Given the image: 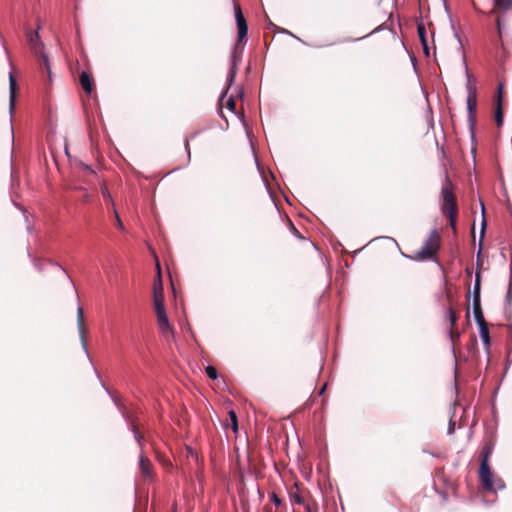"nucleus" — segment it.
Wrapping results in <instances>:
<instances>
[{
    "instance_id": "1",
    "label": "nucleus",
    "mask_w": 512,
    "mask_h": 512,
    "mask_svg": "<svg viewBox=\"0 0 512 512\" xmlns=\"http://www.w3.org/2000/svg\"><path fill=\"white\" fill-rule=\"evenodd\" d=\"M441 212L447 217L450 227L456 232L458 217L457 197L455 187L447 174L441 187Z\"/></svg>"
},
{
    "instance_id": "2",
    "label": "nucleus",
    "mask_w": 512,
    "mask_h": 512,
    "mask_svg": "<svg viewBox=\"0 0 512 512\" xmlns=\"http://www.w3.org/2000/svg\"><path fill=\"white\" fill-rule=\"evenodd\" d=\"M440 246L441 235L436 229H434L430 232L422 248L414 255H411L410 258L414 261H433L440 250Z\"/></svg>"
},
{
    "instance_id": "3",
    "label": "nucleus",
    "mask_w": 512,
    "mask_h": 512,
    "mask_svg": "<svg viewBox=\"0 0 512 512\" xmlns=\"http://www.w3.org/2000/svg\"><path fill=\"white\" fill-rule=\"evenodd\" d=\"M28 41L32 52L39 57L40 68L47 72L50 81L52 76L50 63L48 56L44 53V44L40 40L38 31L31 32L28 36Z\"/></svg>"
},
{
    "instance_id": "4",
    "label": "nucleus",
    "mask_w": 512,
    "mask_h": 512,
    "mask_svg": "<svg viewBox=\"0 0 512 512\" xmlns=\"http://www.w3.org/2000/svg\"><path fill=\"white\" fill-rule=\"evenodd\" d=\"M139 473L144 483L151 484L156 481L157 474L152 461L143 452L139 455Z\"/></svg>"
},
{
    "instance_id": "5",
    "label": "nucleus",
    "mask_w": 512,
    "mask_h": 512,
    "mask_svg": "<svg viewBox=\"0 0 512 512\" xmlns=\"http://www.w3.org/2000/svg\"><path fill=\"white\" fill-rule=\"evenodd\" d=\"M234 13H235V19H236V24H237V29H238L237 41L238 42H246V37H247V33H248V24L243 15L241 6L237 2H234Z\"/></svg>"
},
{
    "instance_id": "6",
    "label": "nucleus",
    "mask_w": 512,
    "mask_h": 512,
    "mask_svg": "<svg viewBox=\"0 0 512 512\" xmlns=\"http://www.w3.org/2000/svg\"><path fill=\"white\" fill-rule=\"evenodd\" d=\"M154 310L156 313L157 324H158L160 333L165 337L172 335L173 328L168 320L165 306L154 307Z\"/></svg>"
},
{
    "instance_id": "7",
    "label": "nucleus",
    "mask_w": 512,
    "mask_h": 512,
    "mask_svg": "<svg viewBox=\"0 0 512 512\" xmlns=\"http://www.w3.org/2000/svg\"><path fill=\"white\" fill-rule=\"evenodd\" d=\"M245 42H238L235 44L232 54V66L228 74L229 85H232L237 73V65L241 60L242 52L244 49Z\"/></svg>"
},
{
    "instance_id": "8",
    "label": "nucleus",
    "mask_w": 512,
    "mask_h": 512,
    "mask_svg": "<svg viewBox=\"0 0 512 512\" xmlns=\"http://www.w3.org/2000/svg\"><path fill=\"white\" fill-rule=\"evenodd\" d=\"M479 478L482 486L486 490H492L494 487L493 474L491 472L489 463H480Z\"/></svg>"
},
{
    "instance_id": "9",
    "label": "nucleus",
    "mask_w": 512,
    "mask_h": 512,
    "mask_svg": "<svg viewBox=\"0 0 512 512\" xmlns=\"http://www.w3.org/2000/svg\"><path fill=\"white\" fill-rule=\"evenodd\" d=\"M153 305L154 307L164 306L163 284L160 270L153 284Z\"/></svg>"
},
{
    "instance_id": "10",
    "label": "nucleus",
    "mask_w": 512,
    "mask_h": 512,
    "mask_svg": "<svg viewBox=\"0 0 512 512\" xmlns=\"http://www.w3.org/2000/svg\"><path fill=\"white\" fill-rule=\"evenodd\" d=\"M467 88H468L467 109H468L470 120H473L475 118L476 106H477L476 89L474 86L471 85L470 82H468Z\"/></svg>"
},
{
    "instance_id": "11",
    "label": "nucleus",
    "mask_w": 512,
    "mask_h": 512,
    "mask_svg": "<svg viewBox=\"0 0 512 512\" xmlns=\"http://www.w3.org/2000/svg\"><path fill=\"white\" fill-rule=\"evenodd\" d=\"M77 328L82 346L84 347V349H86L87 327L85 324L84 311L83 308L80 306L77 309Z\"/></svg>"
},
{
    "instance_id": "12",
    "label": "nucleus",
    "mask_w": 512,
    "mask_h": 512,
    "mask_svg": "<svg viewBox=\"0 0 512 512\" xmlns=\"http://www.w3.org/2000/svg\"><path fill=\"white\" fill-rule=\"evenodd\" d=\"M502 84L499 86L498 95L495 107V121L497 127L500 128L503 125V109H502Z\"/></svg>"
},
{
    "instance_id": "13",
    "label": "nucleus",
    "mask_w": 512,
    "mask_h": 512,
    "mask_svg": "<svg viewBox=\"0 0 512 512\" xmlns=\"http://www.w3.org/2000/svg\"><path fill=\"white\" fill-rule=\"evenodd\" d=\"M9 110L10 113L14 111L17 93V83L12 73L9 75Z\"/></svg>"
},
{
    "instance_id": "14",
    "label": "nucleus",
    "mask_w": 512,
    "mask_h": 512,
    "mask_svg": "<svg viewBox=\"0 0 512 512\" xmlns=\"http://www.w3.org/2000/svg\"><path fill=\"white\" fill-rule=\"evenodd\" d=\"M79 81L83 90L87 94H91L93 91V80L91 76L87 72L83 71L80 74Z\"/></svg>"
},
{
    "instance_id": "15",
    "label": "nucleus",
    "mask_w": 512,
    "mask_h": 512,
    "mask_svg": "<svg viewBox=\"0 0 512 512\" xmlns=\"http://www.w3.org/2000/svg\"><path fill=\"white\" fill-rule=\"evenodd\" d=\"M289 495L293 503L298 505L304 504V497L297 483H295L294 486L290 489Z\"/></svg>"
},
{
    "instance_id": "16",
    "label": "nucleus",
    "mask_w": 512,
    "mask_h": 512,
    "mask_svg": "<svg viewBox=\"0 0 512 512\" xmlns=\"http://www.w3.org/2000/svg\"><path fill=\"white\" fill-rule=\"evenodd\" d=\"M417 32L419 39L421 41V44L423 46V50L427 56H429V48H428V41H427V32L426 28L423 24H418L417 26Z\"/></svg>"
},
{
    "instance_id": "17",
    "label": "nucleus",
    "mask_w": 512,
    "mask_h": 512,
    "mask_svg": "<svg viewBox=\"0 0 512 512\" xmlns=\"http://www.w3.org/2000/svg\"><path fill=\"white\" fill-rule=\"evenodd\" d=\"M474 317L479 327L488 325L481 308V302L473 303Z\"/></svg>"
},
{
    "instance_id": "18",
    "label": "nucleus",
    "mask_w": 512,
    "mask_h": 512,
    "mask_svg": "<svg viewBox=\"0 0 512 512\" xmlns=\"http://www.w3.org/2000/svg\"><path fill=\"white\" fill-rule=\"evenodd\" d=\"M494 444L492 441H485L481 451V463H489V457L492 454Z\"/></svg>"
},
{
    "instance_id": "19",
    "label": "nucleus",
    "mask_w": 512,
    "mask_h": 512,
    "mask_svg": "<svg viewBox=\"0 0 512 512\" xmlns=\"http://www.w3.org/2000/svg\"><path fill=\"white\" fill-rule=\"evenodd\" d=\"M512 9V0H494V10H498L500 12H506Z\"/></svg>"
},
{
    "instance_id": "20",
    "label": "nucleus",
    "mask_w": 512,
    "mask_h": 512,
    "mask_svg": "<svg viewBox=\"0 0 512 512\" xmlns=\"http://www.w3.org/2000/svg\"><path fill=\"white\" fill-rule=\"evenodd\" d=\"M130 425H131V430L134 434V437L142 451L143 443H144V436L141 434V432L139 431L138 425L134 421H131Z\"/></svg>"
},
{
    "instance_id": "21",
    "label": "nucleus",
    "mask_w": 512,
    "mask_h": 512,
    "mask_svg": "<svg viewBox=\"0 0 512 512\" xmlns=\"http://www.w3.org/2000/svg\"><path fill=\"white\" fill-rule=\"evenodd\" d=\"M479 330H480L479 331L480 337H481L486 349L488 350L490 347V335H489L488 325L479 327Z\"/></svg>"
},
{
    "instance_id": "22",
    "label": "nucleus",
    "mask_w": 512,
    "mask_h": 512,
    "mask_svg": "<svg viewBox=\"0 0 512 512\" xmlns=\"http://www.w3.org/2000/svg\"><path fill=\"white\" fill-rule=\"evenodd\" d=\"M449 337L453 346V350L455 351V347L460 339V331L456 327H450Z\"/></svg>"
},
{
    "instance_id": "23",
    "label": "nucleus",
    "mask_w": 512,
    "mask_h": 512,
    "mask_svg": "<svg viewBox=\"0 0 512 512\" xmlns=\"http://www.w3.org/2000/svg\"><path fill=\"white\" fill-rule=\"evenodd\" d=\"M481 302L480 300V274H476L474 290H473V303Z\"/></svg>"
},
{
    "instance_id": "24",
    "label": "nucleus",
    "mask_w": 512,
    "mask_h": 512,
    "mask_svg": "<svg viewBox=\"0 0 512 512\" xmlns=\"http://www.w3.org/2000/svg\"><path fill=\"white\" fill-rule=\"evenodd\" d=\"M447 317H448V320H449V322L451 324V327H455L456 323H457V320H458V316H457L456 311L453 308L450 307L447 310Z\"/></svg>"
},
{
    "instance_id": "25",
    "label": "nucleus",
    "mask_w": 512,
    "mask_h": 512,
    "mask_svg": "<svg viewBox=\"0 0 512 512\" xmlns=\"http://www.w3.org/2000/svg\"><path fill=\"white\" fill-rule=\"evenodd\" d=\"M229 417H230V421H231L232 430L234 432H237L238 431V419H237L236 413L233 410H230Z\"/></svg>"
},
{
    "instance_id": "26",
    "label": "nucleus",
    "mask_w": 512,
    "mask_h": 512,
    "mask_svg": "<svg viewBox=\"0 0 512 512\" xmlns=\"http://www.w3.org/2000/svg\"><path fill=\"white\" fill-rule=\"evenodd\" d=\"M205 370H206V374L208 375L209 378H211L213 380L217 379L218 373H217V370L215 367L207 366Z\"/></svg>"
},
{
    "instance_id": "27",
    "label": "nucleus",
    "mask_w": 512,
    "mask_h": 512,
    "mask_svg": "<svg viewBox=\"0 0 512 512\" xmlns=\"http://www.w3.org/2000/svg\"><path fill=\"white\" fill-rule=\"evenodd\" d=\"M226 107L227 109H229L230 111L234 112L235 111V108H236V100L234 99V97H230L227 102H226Z\"/></svg>"
},
{
    "instance_id": "28",
    "label": "nucleus",
    "mask_w": 512,
    "mask_h": 512,
    "mask_svg": "<svg viewBox=\"0 0 512 512\" xmlns=\"http://www.w3.org/2000/svg\"><path fill=\"white\" fill-rule=\"evenodd\" d=\"M101 193H102V196L104 197V199L109 200L110 202L113 203L111 194L105 185L102 186Z\"/></svg>"
},
{
    "instance_id": "29",
    "label": "nucleus",
    "mask_w": 512,
    "mask_h": 512,
    "mask_svg": "<svg viewBox=\"0 0 512 512\" xmlns=\"http://www.w3.org/2000/svg\"><path fill=\"white\" fill-rule=\"evenodd\" d=\"M481 205H482V213L484 214V212H485L484 204L481 203ZM485 228H486V219H485V216L483 215V219H482V223H481V238L484 237Z\"/></svg>"
},
{
    "instance_id": "30",
    "label": "nucleus",
    "mask_w": 512,
    "mask_h": 512,
    "mask_svg": "<svg viewBox=\"0 0 512 512\" xmlns=\"http://www.w3.org/2000/svg\"><path fill=\"white\" fill-rule=\"evenodd\" d=\"M271 501L276 505L279 506L281 504V499L278 497V495L275 492L271 493Z\"/></svg>"
},
{
    "instance_id": "31",
    "label": "nucleus",
    "mask_w": 512,
    "mask_h": 512,
    "mask_svg": "<svg viewBox=\"0 0 512 512\" xmlns=\"http://www.w3.org/2000/svg\"><path fill=\"white\" fill-rule=\"evenodd\" d=\"M114 214H115V219H116L117 227L119 229L123 230L124 229V225H123V223H122V221H121V219H120V217H119V215H118L116 210H114Z\"/></svg>"
},
{
    "instance_id": "32",
    "label": "nucleus",
    "mask_w": 512,
    "mask_h": 512,
    "mask_svg": "<svg viewBox=\"0 0 512 512\" xmlns=\"http://www.w3.org/2000/svg\"><path fill=\"white\" fill-rule=\"evenodd\" d=\"M305 508H306L307 512H315V511H317V506L316 505L311 506L310 504H307Z\"/></svg>"
},
{
    "instance_id": "33",
    "label": "nucleus",
    "mask_w": 512,
    "mask_h": 512,
    "mask_svg": "<svg viewBox=\"0 0 512 512\" xmlns=\"http://www.w3.org/2000/svg\"><path fill=\"white\" fill-rule=\"evenodd\" d=\"M82 168H83V170H84L85 172H87V173H90V174L94 173V171L92 170V168H91L90 166H88V165L83 164V165H82Z\"/></svg>"
},
{
    "instance_id": "34",
    "label": "nucleus",
    "mask_w": 512,
    "mask_h": 512,
    "mask_svg": "<svg viewBox=\"0 0 512 512\" xmlns=\"http://www.w3.org/2000/svg\"><path fill=\"white\" fill-rule=\"evenodd\" d=\"M185 149L187 150L188 154L190 155V147H189V141L188 139L185 142Z\"/></svg>"
},
{
    "instance_id": "35",
    "label": "nucleus",
    "mask_w": 512,
    "mask_h": 512,
    "mask_svg": "<svg viewBox=\"0 0 512 512\" xmlns=\"http://www.w3.org/2000/svg\"><path fill=\"white\" fill-rule=\"evenodd\" d=\"M504 487V483L501 479L498 480V488H503Z\"/></svg>"
},
{
    "instance_id": "36",
    "label": "nucleus",
    "mask_w": 512,
    "mask_h": 512,
    "mask_svg": "<svg viewBox=\"0 0 512 512\" xmlns=\"http://www.w3.org/2000/svg\"><path fill=\"white\" fill-rule=\"evenodd\" d=\"M264 512H272V508L267 505L264 507Z\"/></svg>"
},
{
    "instance_id": "37",
    "label": "nucleus",
    "mask_w": 512,
    "mask_h": 512,
    "mask_svg": "<svg viewBox=\"0 0 512 512\" xmlns=\"http://www.w3.org/2000/svg\"><path fill=\"white\" fill-rule=\"evenodd\" d=\"M325 389H326V385H324V386L320 389L319 394H320V395H322V394L324 393Z\"/></svg>"
},
{
    "instance_id": "38",
    "label": "nucleus",
    "mask_w": 512,
    "mask_h": 512,
    "mask_svg": "<svg viewBox=\"0 0 512 512\" xmlns=\"http://www.w3.org/2000/svg\"><path fill=\"white\" fill-rule=\"evenodd\" d=\"M453 431H454V426L452 425V426H450V428H449V433H452Z\"/></svg>"
},
{
    "instance_id": "39",
    "label": "nucleus",
    "mask_w": 512,
    "mask_h": 512,
    "mask_svg": "<svg viewBox=\"0 0 512 512\" xmlns=\"http://www.w3.org/2000/svg\"><path fill=\"white\" fill-rule=\"evenodd\" d=\"M497 26H498V29L500 30V19L497 18Z\"/></svg>"
}]
</instances>
